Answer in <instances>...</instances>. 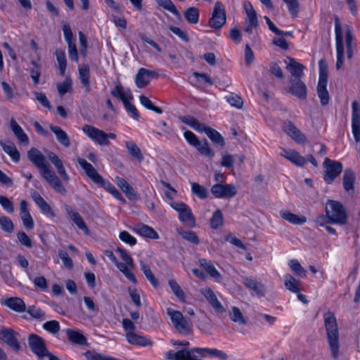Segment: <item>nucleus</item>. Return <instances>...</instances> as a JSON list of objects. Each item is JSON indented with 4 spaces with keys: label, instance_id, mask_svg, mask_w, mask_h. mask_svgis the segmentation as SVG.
Segmentation results:
<instances>
[{
    "label": "nucleus",
    "instance_id": "obj_43",
    "mask_svg": "<svg viewBox=\"0 0 360 360\" xmlns=\"http://www.w3.org/2000/svg\"><path fill=\"white\" fill-rule=\"evenodd\" d=\"M181 121L198 132H202L206 126L193 116H184L181 118Z\"/></svg>",
    "mask_w": 360,
    "mask_h": 360
},
{
    "label": "nucleus",
    "instance_id": "obj_9",
    "mask_svg": "<svg viewBox=\"0 0 360 360\" xmlns=\"http://www.w3.org/2000/svg\"><path fill=\"white\" fill-rule=\"evenodd\" d=\"M323 166L325 167L323 179L328 184H332L342 171V165L341 162L331 160L328 158L325 159Z\"/></svg>",
    "mask_w": 360,
    "mask_h": 360
},
{
    "label": "nucleus",
    "instance_id": "obj_35",
    "mask_svg": "<svg viewBox=\"0 0 360 360\" xmlns=\"http://www.w3.org/2000/svg\"><path fill=\"white\" fill-rule=\"evenodd\" d=\"M135 231L140 234L141 236L146 238H150L152 239H158L159 238V235L158 233L150 226L140 224L135 226Z\"/></svg>",
    "mask_w": 360,
    "mask_h": 360
},
{
    "label": "nucleus",
    "instance_id": "obj_53",
    "mask_svg": "<svg viewBox=\"0 0 360 360\" xmlns=\"http://www.w3.org/2000/svg\"><path fill=\"white\" fill-rule=\"evenodd\" d=\"M292 271L298 276L305 277L307 275L306 270L301 266L297 259H291L288 263Z\"/></svg>",
    "mask_w": 360,
    "mask_h": 360
},
{
    "label": "nucleus",
    "instance_id": "obj_44",
    "mask_svg": "<svg viewBox=\"0 0 360 360\" xmlns=\"http://www.w3.org/2000/svg\"><path fill=\"white\" fill-rule=\"evenodd\" d=\"M184 15L190 24H197L199 20V10L195 7H189L184 11Z\"/></svg>",
    "mask_w": 360,
    "mask_h": 360
},
{
    "label": "nucleus",
    "instance_id": "obj_7",
    "mask_svg": "<svg viewBox=\"0 0 360 360\" xmlns=\"http://www.w3.org/2000/svg\"><path fill=\"white\" fill-rule=\"evenodd\" d=\"M335 32L337 50V62L335 68L338 70L342 68L344 63L345 49L342 27L338 16L335 17Z\"/></svg>",
    "mask_w": 360,
    "mask_h": 360
},
{
    "label": "nucleus",
    "instance_id": "obj_41",
    "mask_svg": "<svg viewBox=\"0 0 360 360\" xmlns=\"http://www.w3.org/2000/svg\"><path fill=\"white\" fill-rule=\"evenodd\" d=\"M304 65L297 63L295 59L290 58L288 69L294 78H300L303 75Z\"/></svg>",
    "mask_w": 360,
    "mask_h": 360
},
{
    "label": "nucleus",
    "instance_id": "obj_4",
    "mask_svg": "<svg viewBox=\"0 0 360 360\" xmlns=\"http://www.w3.org/2000/svg\"><path fill=\"white\" fill-rule=\"evenodd\" d=\"M167 314L169 316L174 328L178 333L187 335L191 332L193 328L192 323L187 320L181 311L169 307L167 309Z\"/></svg>",
    "mask_w": 360,
    "mask_h": 360
},
{
    "label": "nucleus",
    "instance_id": "obj_29",
    "mask_svg": "<svg viewBox=\"0 0 360 360\" xmlns=\"http://www.w3.org/2000/svg\"><path fill=\"white\" fill-rule=\"evenodd\" d=\"M31 195L34 202L41 209L44 214L51 217H55V213L52 210L51 206L45 201L39 193L34 191L32 193Z\"/></svg>",
    "mask_w": 360,
    "mask_h": 360
},
{
    "label": "nucleus",
    "instance_id": "obj_59",
    "mask_svg": "<svg viewBox=\"0 0 360 360\" xmlns=\"http://www.w3.org/2000/svg\"><path fill=\"white\" fill-rule=\"evenodd\" d=\"M43 328L50 333L56 334L60 330V324L57 321H49L43 324Z\"/></svg>",
    "mask_w": 360,
    "mask_h": 360
},
{
    "label": "nucleus",
    "instance_id": "obj_45",
    "mask_svg": "<svg viewBox=\"0 0 360 360\" xmlns=\"http://www.w3.org/2000/svg\"><path fill=\"white\" fill-rule=\"evenodd\" d=\"M69 216L71 219L75 222V224L77 226V227L84 231L85 233H89V229L84 221L81 215L73 210H70L68 212Z\"/></svg>",
    "mask_w": 360,
    "mask_h": 360
},
{
    "label": "nucleus",
    "instance_id": "obj_20",
    "mask_svg": "<svg viewBox=\"0 0 360 360\" xmlns=\"http://www.w3.org/2000/svg\"><path fill=\"white\" fill-rule=\"evenodd\" d=\"M46 181L60 193H65L66 189L56 174L49 168L41 174Z\"/></svg>",
    "mask_w": 360,
    "mask_h": 360
},
{
    "label": "nucleus",
    "instance_id": "obj_13",
    "mask_svg": "<svg viewBox=\"0 0 360 360\" xmlns=\"http://www.w3.org/2000/svg\"><path fill=\"white\" fill-rule=\"evenodd\" d=\"M82 130L84 133L89 137L94 142L101 146H108L110 144L109 140L105 139L106 133L91 125H84Z\"/></svg>",
    "mask_w": 360,
    "mask_h": 360
},
{
    "label": "nucleus",
    "instance_id": "obj_19",
    "mask_svg": "<svg viewBox=\"0 0 360 360\" xmlns=\"http://www.w3.org/2000/svg\"><path fill=\"white\" fill-rule=\"evenodd\" d=\"M290 83L288 91L300 99H306L307 89L304 83L299 78L292 79Z\"/></svg>",
    "mask_w": 360,
    "mask_h": 360
},
{
    "label": "nucleus",
    "instance_id": "obj_57",
    "mask_svg": "<svg viewBox=\"0 0 360 360\" xmlns=\"http://www.w3.org/2000/svg\"><path fill=\"white\" fill-rule=\"evenodd\" d=\"M31 64L33 67L30 69V76L33 80L34 84L37 85L39 82V77L41 75V67L34 60H32Z\"/></svg>",
    "mask_w": 360,
    "mask_h": 360
},
{
    "label": "nucleus",
    "instance_id": "obj_50",
    "mask_svg": "<svg viewBox=\"0 0 360 360\" xmlns=\"http://www.w3.org/2000/svg\"><path fill=\"white\" fill-rule=\"evenodd\" d=\"M56 56L59 66L60 74L62 76H63L65 73L67 66V59L65 53L62 50H56Z\"/></svg>",
    "mask_w": 360,
    "mask_h": 360
},
{
    "label": "nucleus",
    "instance_id": "obj_36",
    "mask_svg": "<svg viewBox=\"0 0 360 360\" xmlns=\"http://www.w3.org/2000/svg\"><path fill=\"white\" fill-rule=\"evenodd\" d=\"M11 128L20 143L28 145L29 139L27 134L13 118L11 120Z\"/></svg>",
    "mask_w": 360,
    "mask_h": 360
},
{
    "label": "nucleus",
    "instance_id": "obj_39",
    "mask_svg": "<svg viewBox=\"0 0 360 360\" xmlns=\"http://www.w3.org/2000/svg\"><path fill=\"white\" fill-rule=\"evenodd\" d=\"M0 145L2 146L4 152L9 155L15 162H18L20 160V153L18 151L13 143H4L1 141Z\"/></svg>",
    "mask_w": 360,
    "mask_h": 360
},
{
    "label": "nucleus",
    "instance_id": "obj_47",
    "mask_svg": "<svg viewBox=\"0 0 360 360\" xmlns=\"http://www.w3.org/2000/svg\"><path fill=\"white\" fill-rule=\"evenodd\" d=\"M157 4L174 15L178 19L181 18L180 13L171 0H155Z\"/></svg>",
    "mask_w": 360,
    "mask_h": 360
},
{
    "label": "nucleus",
    "instance_id": "obj_24",
    "mask_svg": "<svg viewBox=\"0 0 360 360\" xmlns=\"http://www.w3.org/2000/svg\"><path fill=\"white\" fill-rule=\"evenodd\" d=\"M243 284L259 297H264L265 295V287L263 284L258 282L253 277H246L243 280Z\"/></svg>",
    "mask_w": 360,
    "mask_h": 360
},
{
    "label": "nucleus",
    "instance_id": "obj_22",
    "mask_svg": "<svg viewBox=\"0 0 360 360\" xmlns=\"http://www.w3.org/2000/svg\"><path fill=\"white\" fill-rule=\"evenodd\" d=\"M79 78L85 92L90 93L91 87L90 85V68L86 64H82L78 68Z\"/></svg>",
    "mask_w": 360,
    "mask_h": 360
},
{
    "label": "nucleus",
    "instance_id": "obj_21",
    "mask_svg": "<svg viewBox=\"0 0 360 360\" xmlns=\"http://www.w3.org/2000/svg\"><path fill=\"white\" fill-rule=\"evenodd\" d=\"M200 292L203 295L210 304L218 312L223 313L225 309L218 300L214 292L210 288H205L200 290Z\"/></svg>",
    "mask_w": 360,
    "mask_h": 360
},
{
    "label": "nucleus",
    "instance_id": "obj_5",
    "mask_svg": "<svg viewBox=\"0 0 360 360\" xmlns=\"http://www.w3.org/2000/svg\"><path fill=\"white\" fill-rule=\"evenodd\" d=\"M28 345L32 352L39 359L49 358V360H60L47 349L44 340L37 335L31 334L28 338Z\"/></svg>",
    "mask_w": 360,
    "mask_h": 360
},
{
    "label": "nucleus",
    "instance_id": "obj_52",
    "mask_svg": "<svg viewBox=\"0 0 360 360\" xmlns=\"http://www.w3.org/2000/svg\"><path fill=\"white\" fill-rule=\"evenodd\" d=\"M223 222L224 219L221 210H216L210 219V226L214 229H217L223 225Z\"/></svg>",
    "mask_w": 360,
    "mask_h": 360
},
{
    "label": "nucleus",
    "instance_id": "obj_11",
    "mask_svg": "<svg viewBox=\"0 0 360 360\" xmlns=\"http://www.w3.org/2000/svg\"><path fill=\"white\" fill-rule=\"evenodd\" d=\"M210 191L217 198H231L237 194V188L234 185L220 183L213 185Z\"/></svg>",
    "mask_w": 360,
    "mask_h": 360
},
{
    "label": "nucleus",
    "instance_id": "obj_49",
    "mask_svg": "<svg viewBox=\"0 0 360 360\" xmlns=\"http://www.w3.org/2000/svg\"><path fill=\"white\" fill-rule=\"evenodd\" d=\"M192 352H199L200 351H203L206 352L210 356H217L220 358L221 359H226L228 356L224 352L219 350L217 349H210V348H195L191 350Z\"/></svg>",
    "mask_w": 360,
    "mask_h": 360
},
{
    "label": "nucleus",
    "instance_id": "obj_55",
    "mask_svg": "<svg viewBox=\"0 0 360 360\" xmlns=\"http://www.w3.org/2000/svg\"><path fill=\"white\" fill-rule=\"evenodd\" d=\"M139 100L141 105H143L146 108L151 110L158 114L162 113V110L159 107L155 106L152 101L147 96L141 95L139 97Z\"/></svg>",
    "mask_w": 360,
    "mask_h": 360
},
{
    "label": "nucleus",
    "instance_id": "obj_54",
    "mask_svg": "<svg viewBox=\"0 0 360 360\" xmlns=\"http://www.w3.org/2000/svg\"><path fill=\"white\" fill-rule=\"evenodd\" d=\"M191 191L193 195L200 199H205L207 197V190L198 183H192Z\"/></svg>",
    "mask_w": 360,
    "mask_h": 360
},
{
    "label": "nucleus",
    "instance_id": "obj_28",
    "mask_svg": "<svg viewBox=\"0 0 360 360\" xmlns=\"http://www.w3.org/2000/svg\"><path fill=\"white\" fill-rule=\"evenodd\" d=\"M1 304L18 313H22L26 311L25 303L21 298L17 297L8 298L4 301H2Z\"/></svg>",
    "mask_w": 360,
    "mask_h": 360
},
{
    "label": "nucleus",
    "instance_id": "obj_38",
    "mask_svg": "<svg viewBox=\"0 0 360 360\" xmlns=\"http://www.w3.org/2000/svg\"><path fill=\"white\" fill-rule=\"evenodd\" d=\"M300 282L290 274L284 276V285L292 292H299L300 290Z\"/></svg>",
    "mask_w": 360,
    "mask_h": 360
},
{
    "label": "nucleus",
    "instance_id": "obj_6",
    "mask_svg": "<svg viewBox=\"0 0 360 360\" xmlns=\"http://www.w3.org/2000/svg\"><path fill=\"white\" fill-rule=\"evenodd\" d=\"M319 65V78L317 86V94L320 98L321 105H326L329 101V94L326 86L328 83L327 68L323 60H320Z\"/></svg>",
    "mask_w": 360,
    "mask_h": 360
},
{
    "label": "nucleus",
    "instance_id": "obj_32",
    "mask_svg": "<svg viewBox=\"0 0 360 360\" xmlns=\"http://www.w3.org/2000/svg\"><path fill=\"white\" fill-rule=\"evenodd\" d=\"M198 262L200 266L202 267L212 278L217 281H221V276L220 273L216 269L210 261L202 258L200 259Z\"/></svg>",
    "mask_w": 360,
    "mask_h": 360
},
{
    "label": "nucleus",
    "instance_id": "obj_14",
    "mask_svg": "<svg viewBox=\"0 0 360 360\" xmlns=\"http://www.w3.org/2000/svg\"><path fill=\"white\" fill-rule=\"evenodd\" d=\"M243 6L247 15L244 31L251 34L253 28L259 26L257 13L250 1H245Z\"/></svg>",
    "mask_w": 360,
    "mask_h": 360
},
{
    "label": "nucleus",
    "instance_id": "obj_51",
    "mask_svg": "<svg viewBox=\"0 0 360 360\" xmlns=\"http://www.w3.org/2000/svg\"><path fill=\"white\" fill-rule=\"evenodd\" d=\"M169 285L172 290L173 293L175 296L181 301L185 302V293L181 290L180 285L177 283V282L173 279H170L168 282Z\"/></svg>",
    "mask_w": 360,
    "mask_h": 360
},
{
    "label": "nucleus",
    "instance_id": "obj_1",
    "mask_svg": "<svg viewBox=\"0 0 360 360\" xmlns=\"http://www.w3.org/2000/svg\"><path fill=\"white\" fill-rule=\"evenodd\" d=\"M77 162L80 167L84 170L86 174L89 179L98 186L104 188L113 197L123 203L126 202L125 199L122 197L121 193L115 188V186L109 181H106L98 173L96 169L88 162L85 159L82 158H77Z\"/></svg>",
    "mask_w": 360,
    "mask_h": 360
},
{
    "label": "nucleus",
    "instance_id": "obj_27",
    "mask_svg": "<svg viewBox=\"0 0 360 360\" xmlns=\"http://www.w3.org/2000/svg\"><path fill=\"white\" fill-rule=\"evenodd\" d=\"M355 174L354 172L350 169H345L342 176V184L345 191L352 195L354 193V182H355Z\"/></svg>",
    "mask_w": 360,
    "mask_h": 360
},
{
    "label": "nucleus",
    "instance_id": "obj_48",
    "mask_svg": "<svg viewBox=\"0 0 360 360\" xmlns=\"http://www.w3.org/2000/svg\"><path fill=\"white\" fill-rule=\"evenodd\" d=\"M177 232L180 234L182 238L191 243L194 245H198L200 243V240L194 231H184L182 229H177Z\"/></svg>",
    "mask_w": 360,
    "mask_h": 360
},
{
    "label": "nucleus",
    "instance_id": "obj_37",
    "mask_svg": "<svg viewBox=\"0 0 360 360\" xmlns=\"http://www.w3.org/2000/svg\"><path fill=\"white\" fill-rule=\"evenodd\" d=\"M202 132H205L207 134L214 144L219 145L220 146H224V139L217 130L205 126V130H203Z\"/></svg>",
    "mask_w": 360,
    "mask_h": 360
},
{
    "label": "nucleus",
    "instance_id": "obj_26",
    "mask_svg": "<svg viewBox=\"0 0 360 360\" xmlns=\"http://www.w3.org/2000/svg\"><path fill=\"white\" fill-rule=\"evenodd\" d=\"M20 218L22 221L24 226L27 229H32L34 227V221L28 210V205L25 200L20 202Z\"/></svg>",
    "mask_w": 360,
    "mask_h": 360
},
{
    "label": "nucleus",
    "instance_id": "obj_64",
    "mask_svg": "<svg viewBox=\"0 0 360 360\" xmlns=\"http://www.w3.org/2000/svg\"><path fill=\"white\" fill-rule=\"evenodd\" d=\"M85 356L88 360H115V358L103 356L101 354L87 351L85 353Z\"/></svg>",
    "mask_w": 360,
    "mask_h": 360
},
{
    "label": "nucleus",
    "instance_id": "obj_8",
    "mask_svg": "<svg viewBox=\"0 0 360 360\" xmlns=\"http://www.w3.org/2000/svg\"><path fill=\"white\" fill-rule=\"evenodd\" d=\"M172 207L179 213V218L185 225L194 227L195 219L190 207L182 202H174L171 204Z\"/></svg>",
    "mask_w": 360,
    "mask_h": 360
},
{
    "label": "nucleus",
    "instance_id": "obj_33",
    "mask_svg": "<svg viewBox=\"0 0 360 360\" xmlns=\"http://www.w3.org/2000/svg\"><path fill=\"white\" fill-rule=\"evenodd\" d=\"M116 183L129 200H133L136 199L137 195L136 191H134V188L131 186H130L125 179L121 177H117Z\"/></svg>",
    "mask_w": 360,
    "mask_h": 360
},
{
    "label": "nucleus",
    "instance_id": "obj_56",
    "mask_svg": "<svg viewBox=\"0 0 360 360\" xmlns=\"http://www.w3.org/2000/svg\"><path fill=\"white\" fill-rule=\"evenodd\" d=\"M202 155L212 158L214 155V153L209 146L207 140L200 141L195 147Z\"/></svg>",
    "mask_w": 360,
    "mask_h": 360
},
{
    "label": "nucleus",
    "instance_id": "obj_25",
    "mask_svg": "<svg viewBox=\"0 0 360 360\" xmlns=\"http://www.w3.org/2000/svg\"><path fill=\"white\" fill-rule=\"evenodd\" d=\"M48 158L55 166L58 174L63 179V180L65 181H68L70 177L65 171L62 160L58 158V156L53 152H49L48 153Z\"/></svg>",
    "mask_w": 360,
    "mask_h": 360
},
{
    "label": "nucleus",
    "instance_id": "obj_46",
    "mask_svg": "<svg viewBox=\"0 0 360 360\" xmlns=\"http://www.w3.org/2000/svg\"><path fill=\"white\" fill-rule=\"evenodd\" d=\"M140 266L141 270L144 274L146 278L148 280V281L151 283V285L157 288L159 285L158 280L155 278L154 274L150 270V266L144 263L142 260L140 261Z\"/></svg>",
    "mask_w": 360,
    "mask_h": 360
},
{
    "label": "nucleus",
    "instance_id": "obj_58",
    "mask_svg": "<svg viewBox=\"0 0 360 360\" xmlns=\"http://www.w3.org/2000/svg\"><path fill=\"white\" fill-rule=\"evenodd\" d=\"M230 318L233 321L238 322L240 325L246 324V321L244 319L242 312L236 307H232V311L230 314Z\"/></svg>",
    "mask_w": 360,
    "mask_h": 360
},
{
    "label": "nucleus",
    "instance_id": "obj_63",
    "mask_svg": "<svg viewBox=\"0 0 360 360\" xmlns=\"http://www.w3.org/2000/svg\"><path fill=\"white\" fill-rule=\"evenodd\" d=\"M0 225L1 229L8 233H11L13 231V224L10 218L6 216L0 217Z\"/></svg>",
    "mask_w": 360,
    "mask_h": 360
},
{
    "label": "nucleus",
    "instance_id": "obj_18",
    "mask_svg": "<svg viewBox=\"0 0 360 360\" xmlns=\"http://www.w3.org/2000/svg\"><path fill=\"white\" fill-rule=\"evenodd\" d=\"M285 132L295 142L303 144L307 142L305 135L302 133L290 121L285 122L283 124Z\"/></svg>",
    "mask_w": 360,
    "mask_h": 360
},
{
    "label": "nucleus",
    "instance_id": "obj_17",
    "mask_svg": "<svg viewBox=\"0 0 360 360\" xmlns=\"http://www.w3.org/2000/svg\"><path fill=\"white\" fill-rule=\"evenodd\" d=\"M352 128L356 142L360 141V106L357 101H354L352 103Z\"/></svg>",
    "mask_w": 360,
    "mask_h": 360
},
{
    "label": "nucleus",
    "instance_id": "obj_31",
    "mask_svg": "<svg viewBox=\"0 0 360 360\" xmlns=\"http://www.w3.org/2000/svg\"><path fill=\"white\" fill-rule=\"evenodd\" d=\"M51 131L56 135L57 141L65 148L70 146V139L67 133L58 126L50 125Z\"/></svg>",
    "mask_w": 360,
    "mask_h": 360
},
{
    "label": "nucleus",
    "instance_id": "obj_42",
    "mask_svg": "<svg viewBox=\"0 0 360 360\" xmlns=\"http://www.w3.org/2000/svg\"><path fill=\"white\" fill-rule=\"evenodd\" d=\"M125 146L131 155V156L135 158L137 161L141 162L143 160V155L140 150V148L137 146V145L133 141H126Z\"/></svg>",
    "mask_w": 360,
    "mask_h": 360
},
{
    "label": "nucleus",
    "instance_id": "obj_15",
    "mask_svg": "<svg viewBox=\"0 0 360 360\" xmlns=\"http://www.w3.org/2000/svg\"><path fill=\"white\" fill-rule=\"evenodd\" d=\"M27 157L39 169L41 174L49 168V163L46 162L45 157L37 148L32 147L27 152Z\"/></svg>",
    "mask_w": 360,
    "mask_h": 360
},
{
    "label": "nucleus",
    "instance_id": "obj_60",
    "mask_svg": "<svg viewBox=\"0 0 360 360\" xmlns=\"http://www.w3.org/2000/svg\"><path fill=\"white\" fill-rule=\"evenodd\" d=\"M27 312L34 319L41 320L45 319V313L40 308L35 306L28 307Z\"/></svg>",
    "mask_w": 360,
    "mask_h": 360
},
{
    "label": "nucleus",
    "instance_id": "obj_12",
    "mask_svg": "<svg viewBox=\"0 0 360 360\" xmlns=\"http://www.w3.org/2000/svg\"><path fill=\"white\" fill-rule=\"evenodd\" d=\"M19 337L20 334L11 328H4L0 330V339L15 352L20 349Z\"/></svg>",
    "mask_w": 360,
    "mask_h": 360
},
{
    "label": "nucleus",
    "instance_id": "obj_23",
    "mask_svg": "<svg viewBox=\"0 0 360 360\" xmlns=\"http://www.w3.org/2000/svg\"><path fill=\"white\" fill-rule=\"evenodd\" d=\"M281 155L297 166H303L306 163V159L297 151L294 150L281 149Z\"/></svg>",
    "mask_w": 360,
    "mask_h": 360
},
{
    "label": "nucleus",
    "instance_id": "obj_10",
    "mask_svg": "<svg viewBox=\"0 0 360 360\" xmlns=\"http://www.w3.org/2000/svg\"><path fill=\"white\" fill-rule=\"evenodd\" d=\"M226 16L224 5L220 1L214 4L212 17L209 20V26L212 28L219 29L226 23Z\"/></svg>",
    "mask_w": 360,
    "mask_h": 360
},
{
    "label": "nucleus",
    "instance_id": "obj_2",
    "mask_svg": "<svg viewBox=\"0 0 360 360\" xmlns=\"http://www.w3.org/2000/svg\"><path fill=\"white\" fill-rule=\"evenodd\" d=\"M328 344L333 358L339 356V332L336 318L333 312L327 311L323 315Z\"/></svg>",
    "mask_w": 360,
    "mask_h": 360
},
{
    "label": "nucleus",
    "instance_id": "obj_40",
    "mask_svg": "<svg viewBox=\"0 0 360 360\" xmlns=\"http://www.w3.org/2000/svg\"><path fill=\"white\" fill-rule=\"evenodd\" d=\"M66 333L68 340L74 344L83 345L86 343V338L77 330L68 329Z\"/></svg>",
    "mask_w": 360,
    "mask_h": 360
},
{
    "label": "nucleus",
    "instance_id": "obj_61",
    "mask_svg": "<svg viewBox=\"0 0 360 360\" xmlns=\"http://www.w3.org/2000/svg\"><path fill=\"white\" fill-rule=\"evenodd\" d=\"M71 88V79L69 77H66L62 83L57 85V89L60 96H63Z\"/></svg>",
    "mask_w": 360,
    "mask_h": 360
},
{
    "label": "nucleus",
    "instance_id": "obj_30",
    "mask_svg": "<svg viewBox=\"0 0 360 360\" xmlns=\"http://www.w3.org/2000/svg\"><path fill=\"white\" fill-rule=\"evenodd\" d=\"M279 214L281 218L295 225H302L307 221L306 217L297 215L287 210H281Z\"/></svg>",
    "mask_w": 360,
    "mask_h": 360
},
{
    "label": "nucleus",
    "instance_id": "obj_3",
    "mask_svg": "<svg viewBox=\"0 0 360 360\" xmlns=\"http://www.w3.org/2000/svg\"><path fill=\"white\" fill-rule=\"evenodd\" d=\"M326 214L331 224L344 225L347 222V214L343 205L336 200H328L326 205Z\"/></svg>",
    "mask_w": 360,
    "mask_h": 360
},
{
    "label": "nucleus",
    "instance_id": "obj_34",
    "mask_svg": "<svg viewBox=\"0 0 360 360\" xmlns=\"http://www.w3.org/2000/svg\"><path fill=\"white\" fill-rule=\"evenodd\" d=\"M128 342L138 346L152 345V342L143 336L139 335L134 332H128L126 335Z\"/></svg>",
    "mask_w": 360,
    "mask_h": 360
},
{
    "label": "nucleus",
    "instance_id": "obj_16",
    "mask_svg": "<svg viewBox=\"0 0 360 360\" xmlns=\"http://www.w3.org/2000/svg\"><path fill=\"white\" fill-rule=\"evenodd\" d=\"M158 76L155 71L141 68L135 77L136 85L138 88H143L150 83L151 78H157Z\"/></svg>",
    "mask_w": 360,
    "mask_h": 360
},
{
    "label": "nucleus",
    "instance_id": "obj_62",
    "mask_svg": "<svg viewBox=\"0 0 360 360\" xmlns=\"http://www.w3.org/2000/svg\"><path fill=\"white\" fill-rule=\"evenodd\" d=\"M17 238L22 245L27 248H31L32 247L31 238L24 231H21L18 232Z\"/></svg>",
    "mask_w": 360,
    "mask_h": 360
}]
</instances>
